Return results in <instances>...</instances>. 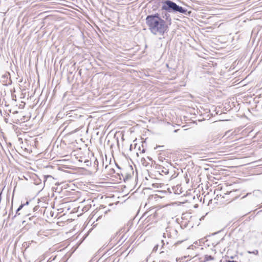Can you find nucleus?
I'll return each instance as SVG.
<instances>
[{"label":"nucleus","instance_id":"nucleus-6","mask_svg":"<svg viewBox=\"0 0 262 262\" xmlns=\"http://www.w3.org/2000/svg\"><path fill=\"white\" fill-rule=\"evenodd\" d=\"M204 259L205 261H209L213 260L214 258L211 255H205L204 256Z\"/></svg>","mask_w":262,"mask_h":262},{"label":"nucleus","instance_id":"nucleus-12","mask_svg":"<svg viewBox=\"0 0 262 262\" xmlns=\"http://www.w3.org/2000/svg\"><path fill=\"white\" fill-rule=\"evenodd\" d=\"M227 262H237V261H234V260H228Z\"/></svg>","mask_w":262,"mask_h":262},{"label":"nucleus","instance_id":"nucleus-14","mask_svg":"<svg viewBox=\"0 0 262 262\" xmlns=\"http://www.w3.org/2000/svg\"><path fill=\"white\" fill-rule=\"evenodd\" d=\"M223 239H224V238H222L221 242L223 241Z\"/></svg>","mask_w":262,"mask_h":262},{"label":"nucleus","instance_id":"nucleus-7","mask_svg":"<svg viewBox=\"0 0 262 262\" xmlns=\"http://www.w3.org/2000/svg\"><path fill=\"white\" fill-rule=\"evenodd\" d=\"M24 205L21 204L18 208L16 210V213H18V212L19 211V210L23 208Z\"/></svg>","mask_w":262,"mask_h":262},{"label":"nucleus","instance_id":"nucleus-2","mask_svg":"<svg viewBox=\"0 0 262 262\" xmlns=\"http://www.w3.org/2000/svg\"><path fill=\"white\" fill-rule=\"evenodd\" d=\"M162 10H166L169 12H179L183 14H185L187 12L186 9L179 6L176 3L170 0H166L163 2Z\"/></svg>","mask_w":262,"mask_h":262},{"label":"nucleus","instance_id":"nucleus-1","mask_svg":"<svg viewBox=\"0 0 262 262\" xmlns=\"http://www.w3.org/2000/svg\"><path fill=\"white\" fill-rule=\"evenodd\" d=\"M145 20L148 29L154 35H163L167 30L166 21L158 13L147 16Z\"/></svg>","mask_w":262,"mask_h":262},{"label":"nucleus","instance_id":"nucleus-11","mask_svg":"<svg viewBox=\"0 0 262 262\" xmlns=\"http://www.w3.org/2000/svg\"><path fill=\"white\" fill-rule=\"evenodd\" d=\"M148 212H145V213L144 214V216H146V215H147V216H148L149 215H148Z\"/></svg>","mask_w":262,"mask_h":262},{"label":"nucleus","instance_id":"nucleus-9","mask_svg":"<svg viewBox=\"0 0 262 262\" xmlns=\"http://www.w3.org/2000/svg\"><path fill=\"white\" fill-rule=\"evenodd\" d=\"M162 172L165 173V174L168 173V171L167 169H165V170H162Z\"/></svg>","mask_w":262,"mask_h":262},{"label":"nucleus","instance_id":"nucleus-10","mask_svg":"<svg viewBox=\"0 0 262 262\" xmlns=\"http://www.w3.org/2000/svg\"><path fill=\"white\" fill-rule=\"evenodd\" d=\"M235 191H231L229 192V193L228 194H232V193H234ZM227 194L228 193H225V194Z\"/></svg>","mask_w":262,"mask_h":262},{"label":"nucleus","instance_id":"nucleus-3","mask_svg":"<svg viewBox=\"0 0 262 262\" xmlns=\"http://www.w3.org/2000/svg\"><path fill=\"white\" fill-rule=\"evenodd\" d=\"M178 231L176 228L173 227L169 226L166 229V232L163 233V237L166 238V237L168 239L165 240L162 239L161 243H162V247L165 244V242L167 245L172 244L174 243L173 240L176 239L178 236Z\"/></svg>","mask_w":262,"mask_h":262},{"label":"nucleus","instance_id":"nucleus-8","mask_svg":"<svg viewBox=\"0 0 262 262\" xmlns=\"http://www.w3.org/2000/svg\"><path fill=\"white\" fill-rule=\"evenodd\" d=\"M158 247H159V245H156V246L154 247V249H153V251H156L158 250Z\"/></svg>","mask_w":262,"mask_h":262},{"label":"nucleus","instance_id":"nucleus-4","mask_svg":"<svg viewBox=\"0 0 262 262\" xmlns=\"http://www.w3.org/2000/svg\"><path fill=\"white\" fill-rule=\"evenodd\" d=\"M163 17L164 18H165L166 19V20H167V21H168V22L171 21V18L170 16V15L168 13L166 12L165 13L164 15L163 16Z\"/></svg>","mask_w":262,"mask_h":262},{"label":"nucleus","instance_id":"nucleus-5","mask_svg":"<svg viewBox=\"0 0 262 262\" xmlns=\"http://www.w3.org/2000/svg\"><path fill=\"white\" fill-rule=\"evenodd\" d=\"M127 238L126 236L124 234L122 235L119 241V243H120L122 244Z\"/></svg>","mask_w":262,"mask_h":262},{"label":"nucleus","instance_id":"nucleus-13","mask_svg":"<svg viewBox=\"0 0 262 262\" xmlns=\"http://www.w3.org/2000/svg\"><path fill=\"white\" fill-rule=\"evenodd\" d=\"M14 114H17V113H18V112L17 111H15V112H14Z\"/></svg>","mask_w":262,"mask_h":262},{"label":"nucleus","instance_id":"nucleus-15","mask_svg":"<svg viewBox=\"0 0 262 262\" xmlns=\"http://www.w3.org/2000/svg\"><path fill=\"white\" fill-rule=\"evenodd\" d=\"M28 203H29L28 202H26V204H28Z\"/></svg>","mask_w":262,"mask_h":262}]
</instances>
